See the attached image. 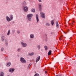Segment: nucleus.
<instances>
[{
    "mask_svg": "<svg viewBox=\"0 0 76 76\" xmlns=\"http://www.w3.org/2000/svg\"><path fill=\"white\" fill-rule=\"evenodd\" d=\"M34 76H39V75L38 74H36Z\"/></svg>",
    "mask_w": 76,
    "mask_h": 76,
    "instance_id": "obj_25",
    "label": "nucleus"
},
{
    "mask_svg": "<svg viewBox=\"0 0 76 76\" xmlns=\"http://www.w3.org/2000/svg\"><path fill=\"white\" fill-rule=\"evenodd\" d=\"M51 23L52 25H54V20H52L51 21Z\"/></svg>",
    "mask_w": 76,
    "mask_h": 76,
    "instance_id": "obj_17",
    "label": "nucleus"
},
{
    "mask_svg": "<svg viewBox=\"0 0 76 76\" xmlns=\"http://www.w3.org/2000/svg\"><path fill=\"white\" fill-rule=\"evenodd\" d=\"M21 44L23 47H26L27 46V44L24 43L23 42H21Z\"/></svg>",
    "mask_w": 76,
    "mask_h": 76,
    "instance_id": "obj_3",
    "label": "nucleus"
},
{
    "mask_svg": "<svg viewBox=\"0 0 76 76\" xmlns=\"http://www.w3.org/2000/svg\"><path fill=\"white\" fill-rule=\"evenodd\" d=\"M5 45H6V46H7L8 45V44H9V42L8 41V40H7V39H5Z\"/></svg>",
    "mask_w": 76,
    "mask_h": 76,
    "instance_id": "obj_7",
    "label": "nucleus"
},
{
    "mask_svg": "<svg viewBox=\"0 0 76 76\" xmlns=\"http://www.w3.org/2000/svg\"><path fill=\"white\" fill-rule=\"evenodd\" d=\"M1 76H4V73L3 72H1Z\"/></svg>",
    "mask_w": 76,
    "mask_h": 76,
    "instance_id": "obj_24",
    "label": "nucleus"
},
{
    "mask_svg": "<svg viewBox=\"0 0 76 76\" xmlns=\"http://www.w3.org/2000/svg\"><path fill=\"white\" fill-rule=\"evenodd\" d=\"M12 32L13 33H15V30H12Z\"/></svg>",
    "mask_w": 76,
    "mask_h": 76,
    "instance_id": "obj_28",
    "label": "nucleus"
},
{
    "mask_svg": "<svg viewBox=\"0 0 76 76\" xmlns=\"http://www.w3.org/2000/svg\"><path fill=\"white\" fill-rule=\"evenodd\" d=\"M6 19L7 22H10V21H11V20L10 18L7 16L6 17Z\"/></svg>",
    "mask_w": 76,
    "mask_h": 76,
    "instance_id": "obj_8",
    "label": "nucleus"
},
{
    "mask_svg": "<svg viewBox=\"0 0 76 76\" xmlns=\"http://www.w3.org/2000/svg\"><path fill=\"white\" fill-rule=\"evenodd\" d=\"M40 15L42 18H45V13H43L42 12H40Z\"/></svg>",
    "mask_w": 76,
    "mask_h": 76,
    "instance_id": "obj_6",
    "label": "nucleus"
},
{
    "mask_svg": "<svg viewBox=\"0 0 76 76\" xmlns=\"http://www.w3.org/2000/svg\"><path fill=\"white\" fill-rule=\"evenodd\" d=\"M73 22H75V21H73Z\"/></svg>",
    "mask_w": 76,
    "mask_h": 76,
    "instance_id": "obj_41",
    "label": "nucleus"
},
{
    "mask_svg": "<svg viewBox=\"0 0 76 76\" xmlns=\"http://www.w3.org/2000/svg\"><path fill=\"white\" fill-rule=\"evenodd\" d=\"M13 23H15V22L13 21Z\"/></svg>",
    "mask_w": 76,
    "mask_h": 76,
    "instance_id": "obj_40",
    "label": "nucleus"
},
{
    "mask_svg": "<svg viewBox=\"0 0 76 76\" xmlns=\"http://www.w3.org/2000/svg\"><path fill=\"white\" fill-rule=\"evenodd\" d=\"M11 64V63L10 62H8L7 63V67H9L10 66V65Z\"/></svg>",
    "mask_w": 76,
    "mask_h": 76,
    "instance_id": "obj_21",
    "label": "nucleus"
},
{
    "mask_svg": "<svg viewBox=\"0 0 76 76\" xmlns=\"http://www.w3.org/2000/svg\"><path fill=\"white\" fill-rule=\"evenodd\" d=\"M37 48H41V46L39 45H38Z\"/></svg>",
    "mask_w": 76,
    "mask_h": 76,
    "instance_id": "obj_26",
    "label": "nucleus"
},
{
    "mask_svg": "<svg viewBox=\"0 0 76 76\" xmlns=\"http://www.w3.org/2000/svg\"><path fill=\"white\" fill-rule=\"evenodd\" d=\"M30 67V66H28V68H27L28 69H29Z\"/></svg>",
    "mask_w": 76,
    "mask_h": 76,
    "instance_id": "obj_31",
    "label": "nucleus"
},
{
    "mask_svg": "<svg viewBox=\"0 0 76 76\" xmlns=\"http://www.w3.org/2000/svg\"><path fill=\"white\" fill-rule=\"evenodd\" d=\"M45 73H47V71H45Z\"/></svg>",
    "mask_w": 76,
    "mask_h": 76,
    "instance_id": "obj_38",
    "label": "nucleus"
},
{
    "mask_svg": "<svg viewBox=\"0 0 76 76\" xmlns=\"http://www.w3.org/2000/svg\"><path fill=\"white\" fill-rule=\"evenodd\" d=\"M31 66V64H29L28 66Z\"/></svg>",
    "mask_w": 76,
    "mask_h": 76,
    "instance_id": "obj_33",
    "label": "nucleus"
},
{
    "mask_svg": "<svg viewBox=\"0 0 76 76\" xmlns=\"http://www.w3.org/2000/svg\"><path fill=\"white\" fill-rule=\"evenodd\" d=\"M51 52L52 51L51 50H50L48 52V56H50V55H51Z\"/></svg>",
    "mask_w": 76,
    "mask_h": 76,
    "instance_id": "obj_16",
    "label": "nucleus"
},
{
    "mask_svg": "<svg viewBox=\"0 0 76 76\" xmlns=\"http://www.w3.org/2000/svg\"><path fill=\"white\" fill-rule=\"evenodd\" d=\"M20 61L22 62V63H25L26 62V61L25 60V59L23 58H20Z\"/></svg>",
    "mask_w": 76,
    "mask_h": 76,
    "instance_id": "obj_5",
    "label": "nucleus"
},
{
    "mask_svg": "<svg viewBox=\"0 0 76 76\" xmlns=\"http://www.w3.org/2000/svg\"><path fill=\"white\" fill-rule=\"evenodd\" d=\"M32 16H33V14H29L27 15V18L29 22H30V21L32 20Z\"/></svg>",
    "mask_w": 76,
    "mask_h": 76,
    "instance_id": "obj_2",
    "label": "nucleus"
},
{
    "mask_svg": "<svg viewBox=\"0 0 76 76\" xmlns=\"http://www.w3.org/2000/svg\"><path fill=\"white\" fill-rule=\"evenodd\" d=\"M69 32V30H67L65 32H64V34H66L67 32Z\"/></svg>",
    "mask_w": 76,
    "mask_h": 76,
    "instance_id": "obj_22",
    "label": "nucleus"
},
{
    "mask_svg": "<svg viewBox=\"0 0 76 76\" xmlns=\"http://www.w3.org/2000/svg\"><path fill=\"white\" fill-rule=\"evenodd\" d=\"M36 20L37 22H38L39 20V18H38V15L36 14Z\"/></svg>",
    "mask_w": 76,
    "mask_h": 76,
    "instance_id": "obj_9",
    "label": "nucleus"
},
{
    "mask_svg": "<svg viewBox=\"0 0 76 76\" xmlns=\"http://www.w3.org/2000/svg\"><path fill=\"white\" fill-rule=\"evenodd\" d=\"M10 19L12 20L13 19V16L12 15H10Z\"/></svg>",
    "mask_w": 76,
    "mask_h": 76,
    "instance_id": "obj_15",
    "label": "nucleus"
},
{
    "mask_svg": "<svg viewBox=\"0 0 76 76\" xmlns=\"http://www.w3.org/2000/svg\"><path fill=\"white\" fill-rule=\"evenodd\" d=\"M26 4H26V1H24L22 3V5L23 6V10H24V12H26L28 10V7L27 6H26Z\"/></svg>",
    "mask_w": 76,
    "mask_h": 76,
    "instance_id": "obj_1",
    "label": "nucleus"
},
{
    "mask_svg": "<svg viewBox=\"0 0 76 76\" xmlns=\"http://www.w3.org/2000/svg\"><path fill=\"white\" fill-rule=\"evenodd\" d=\"M44 48H47V46H45Z\"/></svg>",
    "mask_w": 76,
    "mask_h": 76,
    "instance_id": "obj_32",
    "label": "nucleus"
},
{
    "mask_svg": "<svg viewBox=\"0 0 76 76\" xmlns=\"http://www.w3.org/2000/svg\"><path fill=\"white\" fill-rule=\"evenodd\" d=\"M46 26H50V24L48 23H46Z\"/></svg>",
    "mask_w": 76,
    "mask_h": 76,
    "instance_id": "obj_19",
    "label": "nucleus"
},
{
    "mask_svg": "<svg viewBox=\"0 0 76 76\" xmlns=\"http://www.w3.org/2000/svg\"><path fill=\"white\" fill-rule=\"evenodd\" d=\"M39 2H41V0H38Z\"/></svg>",
    "mask_w": 76,
    "mask_h": 76,
    "instance_id": "obj_34",
    "label": "nucleus"
},
{
    "mask_svg": "<svg viewBox=\"0 0 76 76\" xmlns=\"http://www.w3.org/2000/svg\"><path fill=\"white\" fill-rule=\"evenodd\" d=\"M31 12H33L34 13L35 12V9H32L31 10Z\"/></svg>",
    "mask_w": 76,
    "mask_h": 76,
    "instance_id": "obj_18",
    "label": "nucleus"
},
{
    "mask_svg": "<svg viewBox=\"0 0 76 76\" xmlns=\"http://www.w3.org/2000/svg\"><path fill=\"white\" fill-rule=\"evenodd\" d=\"M55 76H61V75H56Z\"/></svg>",
    "mask_w": 76,
    "mask_h": 76,
    "instance_id": "obj_37",
    "label": "nucleus"
},
{
    "mask_svg": "<svg viewBox=\"0 0 76 76\" xmlns=\"http://www.w3.org/2000/svg\"><path fill=\"white\" fill-rule=\"evenodd\" d=\"M9 0H6V1H9Z\"/></svg>",
    "mask_w": 76,
    "mask_h": 76,
    "instance_id": "obj_39",
    "label": "nucleus"
},
{
    "mask_svg": "<svg viewBox=\"0 0 76 76\" xmlns=\"http://www.w3.org/2000/svg\"><path fill=\"white\" fill-rule=\"evenodd\" d=\"M47 49H48L47 48H45V50H47Z\"/></svg>",
    "mask_w": 76,
    "mask_h": 76,
    "instance_id": "obj_36",
    "label": "nucleus"
},
{
    "mask_svg": "<svg viewBox=\"0 0 76 76\" xmlns=\"http://www.w3.org/2000/svg\"><path fill=\"white\" fill-rule=\"evenodd\" d=\"M1 41L3 42L4 41V39H5V38H6V37H5V36L3 34L1 36Z\"/></svg>",
    "mask_w": 76,
    "mask_h": 76,
    "instance_id": "obj_4",
    "label": "nucleus"
},
{
    "mask_svg": "<svg viewBox=\"0 0 76 76\" xmlns=\"http://www.w3.org/2000/svg\"><path fill=\"white\" fill-rule=\"evenodd\" d=\"M4 50V48H1V51H3V50Z\"/></svg>",
    "mask_w": 76,
    "mask_h": 76,
    "instance_id": "obj_29",
    "label": "nucleus"
},
{
    "mask_svg": "<svg viewBox=\"0 0 76 76\" xmlns=\"http://www.w3.org/2000/svg\"><path fill=\"white\" fill-rule=\"evenodd\" d=\"M51 34H53V33H51Z\"/></svg>",
    "mask_w": 76,
    "mask_h": 76,
    "instance_id": "obj_42",
    "label": "nucleus"
},
{
    "mask_svg": "<svg viewBox=\"0 0 76 76\" xmlns=\"http://www.w3.org/2000/svg\"><path fill=\"white\" fill-rule=\"evenodd\" d=\"M40 58H41V57H40L39 56L38 57H37L36 59V63H37V62L40 60Z\"/></svg>",
    "mask_w": 76,
    "mask_h": 76,
    "instance_id": "obj_10",
    "label": "nucleus"
},
{
    "mask_svg": "<svg viewBox=\"0 0 76 76\" xmlns=\"http://www.w3.org/2000/svg\"><path fill=\"white\" fill-rule=\"evenodd\" d=\"M10 30H9L7 33V35H10Z\"/></svg>",
    "mask_w": 76,
    "mask_h": 76,
    "instance_id": "obj_20",
    "label": "nucleus"
},
{
    "mask_svg": "<svg viewBox=\"0 0 76 76\" xmlns=\"http://www.w3.org/2000/svg\"><path fill=\"white\" fill-rule=\"evenodd\" d=\"M17 33L18 34H20V31L19 30L17 31Z\"/></svg>",
    "mask_w": 76,
    "mask_h": 76,
    "instance_id": "obj_27",
    "label": "nucleus"
},
{
    "mask_svg": "<svg viewBox=\"0 0 76 76\" xmlns=\"http://www.w3.org/2000/svg\"><path fill=\"white\" fill-rule=\"evenodd\" d=\"M56 28H59V24H58V21H56Z\"/></svg>",
    "mask_w": 76,
    "mask_h": 76,
    "instance_id": "obj_13",
    "label": "nucleus"
},
{
    "mask_svg": "<svg viewBox=\"0 0 76 76\" xmlns=\"http://www.w3.org/2000/svg\"><path fill=\"white\" fill-rule=\"evenodd\" d=\"M15 70V69L13 68H10L9 69V71L10 72H11V73H13L14 71Z\"/></svg>",
    "mask_w": 76,
    "mask_h": 76,
    "instance_id": "obj_11",
    "label": "nucleus"
},
{
    "mask_svg": "<svg viewBox=\"0 0 76 76\" xmlns=\"http://www.w3.org/2000/svg\"><path fill=\"white\" fill-rule=\"evenodd\" d=\"M61 39H62V37H61V38L59 39V40H61Z\"/></svg>",
    "mask_w": 76,
    "mask_h": 76,
    "instance_id": "obj_35",
    "label": "nucleus"
},
{
    "mask_svg": "<svg viewBox=\"0 0 76 76\" xmlns=\"http://www.w3.org/2000/svg\"><path fill=\"white\" fill-rule=\"evenodd\" d=\"M20 48H18V51H20Z\"/></svg>",
    "mask_w": 76,
    "mask_h": 76,
    "instance_id": "obj_30",
    "label": "nucleus"
},
{
    "mask_svg": "<svg viewBox=\"0 0 76 76\" xmlns=\"http://www.w3.org/2000/svg\"><path fill=\"white\" fill-rule=\"evenodd\" d=\"M34 34H31L30 35V38H34Z\"/></svg>",
    "mask_w": 76,
    "mask_h": 76,
    "instance_id": "obj_12",
    "label": "nucleus"
},
{
    "mask_svg": "<svg viewBox=\"0 0 76 76\" xmlns=\"http://www.w3.org/2000/svg\"><path fill=\"white\" fill-rule=\"evenodd\" d=\"M34 54V53H30L28 54L29 56H33Z\"/></svg>",
    "mask_w": 76,
    "mask_h": 76,
    "instance_id": "obj_23",
    "label": "nucleus"
},
{
    "mask_svg": "<svg viewBox=\"0 0 76 76\" xmlns=\"http://www.w3.org/2000/svg\"><path fill=\"white\" fill-rule=\"evenodd\" d=\"M39 10L40 11H41V10L42 9V7L41 6V5L40 4H39Z\"/></svg>",
    "mask_w": 76,
    "mask_h": 76,
    "instance_id": "obj_14",
    "label": "nucleus"
}]
</instances>
